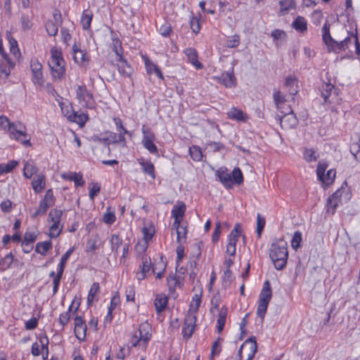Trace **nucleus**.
<instances>
[{"instance_id": "obj_24", "label": "nucleus", "mask_w": 360, "mask_h": 360, "mask_svg": "<svg viewBox=\"0 0 360 360\" xmlns=\"http://www.w3.org/2000/svg\"><path fill=\"white\" fill-rule=\"evenodd\" d=\"M68 113L69 112H68L65 114V116L68 117V119L70 121L75 122L81 126H83L88 120V116L84 113L78 114L75 112H72L70 114Z\"/></svg>"}, {"instance_id": "obj_43", "label": "nucleus", "mask_w": 360, "mask_h": 360, "mask_svg": "<svg viewBox=\"0 0 360 360\" xmlns=\"http://www.w3.org/2000/svg\"><path fill=\"white\" fill-rule=\"evenodd\" d=\"M91 20L92 14L87 11H84L81 19V23L84 30H86L90 27Z\"/></svg>"}, {"instance_id": "obj_50", "label": "nucleus", "mask_w": 360, "mask_h": 360, "mask_svg": "<svg viewBox=\"0 0 360 360\" xmlns=\"http://www.w3.org/2000/svg\"><path fill=\"white\" fill-rule=\"evenodd\" d=\"M86 326H75V335L79 340H84L86 337Z\"/></svg>"}, {"instance_id": "obj_8", "label": "nucleus", "mask_w": 360, "mask_h": 360, "mask_svg": "<svg viewBox=\"0 0 360 360\" xmlns=\"http://www.w3.org/2000/svg\"><path fill=\"white\" fill-rule=\"evenodd\" d=\"M287 110H288L280 111L281 114H283V115H277L276 116V119L279 122L281 128L283 129H292L295 127L298 123V120L296 115L289 105H288Z\"/></svg>"}, {"instance_id": "obj_22", "label": "nucleus", "mask_w": 360, "mask_h": 360, "mask_svg": "<svg viewBox=\"0 0 360 360\" xmlns=\"http://www.w3.org/2000/svg\"><path fill=\"white\" fill-rule=\"evenodd\" d=\"M139 164L142 167V171L149 175L153 179H155V167L150 160H146L143 158L138 160Z\"/></svg>"}, {"instance_id": "obj_36", "label": "nucleus", "mask_w": 360, "mask_h": 360, "mask_svg": "<svg viewBox=\"0 0 360 360\" xmlns=\"http://www.w3.org/2000/svg\"><path fill=\"white\" fill-rule=\"evenodd\" d=\"M100 286L98 283H94L90 288L87 297V304L90 306L94 300L95 295L99 292Z\"/></svg>"}, {"instance_id": "obj_45", "label": "nucleus", "mask_w": 360, "mask_h": 360, "mask_svg": "<svg viewBox=\"0 0 360 360\" xmlns=\"http://www.w3.org/2000/svg\"><path fill=\"white\" fill-rule=\"evenodd\" d=\"M186 211V206L184 204H181L179 206H174L172 210V215L174 219H181L184 215Z\"/></svg>"}, {"instance_id": "obj_25", "label": "nucleus", "mask_w": 360, "mask_h": 360, "mask_svg": "<svg viewBox=\"0 0 360 360\" xmlns=\"http://www.w3.org/2000/svg\"><path fill=\"white\" fill-rule=\"evenodd\" d=\"M32 186L35 193H40L45 187V176L41 174L36 175L33 179Z\"/></svg>"}, {"instance_id": "obj_4", "label": "nucleus", "mask_w": 360, "mask_h": 360, "mask_svg": "<svg viewBox=\"0 0 360 360\" xmlns=\"http://www.w3.org/2000/svg\"><path fill=\"white\" fill-rule=\"evenodd\" d=\"M11 139L21 143L25 146H31L30 136L27 133L24 124L20 122H12L8 130Z\"/></svg>"}, {"instance_id": "obj_13", "label": "nucleus", "mask_w": 360, "mask_h": 360, "mask_svg": "<svg viewBox=\"0 0 360 360\" xmlns=\"http://www.w3.org/2000/svg\"><path fill=\"white\" fill-rule=\"evenodd\" d=\"M196 320V316L193 314H188L185 317L184 327L182 329L184 338L188 339L192 336L195 328Z\"/></svg>"}, {"instance_id": "obj_59", "label": "nucleus", "mask_w": 360, "mask_h": 360, "mask_svg": "<svg viewBox=\"0 0 360 360\" xmlns=\"http://www.w3.org/2000/svg\"><path fill=\"white\" fill-rule=\"evenodd\" d=\"M179 245L176 248V269H177L178 266H179L180 263L181 262L184 256V246L183 245V243H179Z\"/></svg>"}, {"instance_id": "obj_56", "label": "nucleus", "mask_w": 360, "mask_h": 360, "mask_svg": "<svg viewBox=\"0 0 360 360\" xmlns=\"http://www.w3.org/2000/svg\"><path fill=\"white\" fill-rule=\"evenodd\" d=\"M328 167V165L325 161L322 160L318 163L317 168H316L317 178H321V176H323V174H325Z\"/></svg>"}, {"instance_id": "obj_1", "label": "nucleus", "mask_w": 360, "mask_h": 360, "mask_svg": "<svg viewBox=\"0 0 360 360\" xmlns=\"http://www.w3.org/2000/svg\"><path fill=\"white\" fill-rule=\"evenodd\" d=\"M269 257L277 270L283 269L288 258V244L283 240H277L271 245Z\"/></svg>"}, {"instance_id": "obj_3", "label": "nucleus", "mask_w": 360, "mask_h": 360, "mask_svg": "<svg viewBox=\"0 0 360 360\" xmlns=\"http://www.w3.org/2000/svg\"><path fill=\"white\" fill-rule=\"evenodd\" d=\"M51 59L49 65L51 70V75L54 79H61L65 75V60L63 58L60 51L56 48L51 50Z\"/></svg>"}, {"instance_id": "obj_64", "label": "nucleus", "mask_w": 360, "mask_h": 360, "mask_svg": "<svg viewBox=\"0 0 360 360\" xmlns=\"http://www.w3.org/2000/svg\"><path fill=\"white\" fill-rule=\"evenodd\" d=\"M159 32L163 37H168L172 32V26L168 22H165L159 28Z\"/></svg>"}, {"instance_id": "obj_17", "label": "nucleus", "mask_w": 360, "mask_h": 360, "mask_svg": "<svg viewBox=\"0 0 360 360\" xmlns=\"http://www.w3.org/2000/svg\"><path fill=\"white\" fill-rule=\"evenodd\" d=\"M117 62V67L120 74L124 77H129L132 73V68L128 64L127 60L124 59L122 56H120L119 58L115 59Z\"/></svg>"}, {"instance_id": "obj_53", "label": "nucleus", "mask_w": 360, "mask_h": 360, "mask_svg": "<svg viewBox=\"0 0 360 360\" xmlns=\"http://www.w3.org/2000/svg\"><path fill=\"white\" fill-rule=\"evenodd\" d=\"M142 232L143 234V238L145 240L149 241L152 239L153 234L155 233V229L153 226H144L142 229Z\"/></svg>"}, {"instance_id": "obj_20", "label": "nucleus", "mask_w": 360, "mask_h": 360, "mask_svg": "<svg viewBox=\"0 0 360 360\" xmlns=\"http://www.w3.org/2000/svg\"><path fill=\"white\" fill-rule=\"evenodd\" d=\"M184 53L188 58V61L195 67L197 70L202 69L203 65L198 60L197 51L193 48H187L184 51Z\"/></svg>"}, {"instance_id": "obj_14", "label": "nucleus", "mask_w": 360, "mask_h": 360, "mask_svg": "<svg viewBox=\"0 0 360 360\" xmlns=\"http://www.w3.org/2000/svg\"><path fill=\"white\" fill-rule=\"evenodd\" d=\"M321 93L325 103H332L337 96L336 89L330 82L322 84Z\"/></svg>"}, {"instance_id": "obj_16", "label": "nucleus", "mask_w": 360, "mask_h": 360, "mask_svg": "<svg viewBox=\"0 0 360 360\" xmlns=\"http://www.w3.org/2000/svg\"><path fill=\"white\" fill-rule=\"evenodd\" d=\"M342 192V190L338 189L328 198L326 204L328 212H330L332 214L335 213L336 208L340 202V198Z\"/></svg>"}, {"instance_id": "obj_12", "label": "nucleus", "mask_w": 360, "mask_h": 360, "mask_svg": "<svg viewBox=\"0 0 360 360\" xmlns=\"http://www.w3.org/2000/svg\"><path fill=\"white\" fill-rule=\"evenodd\" d=\"M330 25L328 22H326L322 27V38L325 44L328 46L330 51H334L335 47H338V41L335 40L330 33Z\"/></svg>"}, {"instance_id": "obj_28", "label": "nucleus", "mask_w": 360, "mask_h": 360, "mask_svg": "<svg viewBox=\"0 0 360 360\" xmlns=\"http://www.w3.org/2000/svg\"><path fill=\"white\" fill-rule=\"evenodd\" d=\"M230 119L237 121H245L248 119L247 115L241 110L233 108L227 113Z\"/></svg>"}, {"instance_id": "obj_47", "label": "nucleus", "mask_w": 360, "mask_h": 360, "mask_svg": "<svg viewBox=\"0 0 360 360\" xmlns=\"http://www.w3.org/2000/svg\"><path fill=\"white\" fill-rule=\"evenodd\" d=\"M18 162L15 160H11L6 165H0V173H8L11 172L16 166Z\"/></svg>"}, {"instance_id": "obj_18", "label": "nucleus", "mask_w": 360, "mask_h": 360, "mask_svg": "<svg viewBox=\"0 0 360 360\" xmlns=\"http://www.w3.org/2000/svg\"><path fill=\"white\" fill-rule=\"evenodd\" d=\"M54 203V196L51 189L46 191L44 198L40 201L39 209V212L44 214L46 212L49 207L52 206Z\"/></svg>"}, {"instance_id": "obj_62", "label": "nucleus", "mask_w": 360, "mask_h": 360, "mask_svg": "<svg viewBox=\"0 0 360 360\" xmlns=\"http://www.w3.org/2000/svg\"><path fill=\"white\" fill-rule=\"evenodd\" d=\"M60 224L53 223L49 229V236L51 238H56L61 232L62 227L59 229Z\"/></svg>"}, {"instance_id": "obj_55", "label": "nucleus", "mask_w": 360, "mask_h": 360, "mask_svg": "<svg viewBox=\"0 0 360 360\" xmlns=\"http://www.w3.org/2000/svg\"><path fill=\"white\" fill-rule=\"evenodd\" d=\"M72 305L71 304L69 307L68 311L63 313L60 315L59 323H60L61 326H65L70 321V312L72 311Z\"/></svg>"}, {"instance_id": "obj_52", "label": "nucleus", "mask_w": 360, "mask_h": 360, "mask_svg": "<svg viewBox=\"0 0 360 360\" xmlns=\"http://www.w3.org/2000/svg\"><path fill=\"white\" fill-rule=\"evenodd\" d=\"M73 249H69L60 258V263L58 266V269L64 271L65 264L70 256L72 255Z\"/></svg>"}, {"instance_id": "obj_54", "label": "nucleus", "mask_w": 360, "mask_h": 360, "mask_svg": "<svg viewBox=\"0 0 360 360\" xmlns=\"http://www.w3.org/2000/svg\"><path fill=\"white\" fill-rule=\"evenodd\" d=\"M21 25L24 30H29L32 26L30 16L28 15L22 14Z\"/></svg>"}, {"instance_id": "obj_46", "label": "nucleus", "mask_w": 360, "mask_h": 360, "mask_svg": "<svg viewBox=\"0 0 360 360\" xmlns=\"http://www.w3.org/2000/svg\"><path fill=\"white\" fill-rule=\"evenodd\" d=\"M303 157L306 161L313 162L318 159L319 155H316V151L313 148H305Z\"/></svg>"}, {"instance_id": "obj_29", "label": "nucleus", "mask_w": 360, "mask_h": 360, "mask_svg": "<svg viewBox=\"0 0 360 360\" xmlns=\"http://www.w3.org/2000/svg\"><path fill=\"white\" fill-rule=\"evenodd\" d=\"M292 27L301 33L305 32L307 30V24L305 18L302 16H297L292 24Z\"/></svg>"}, {"instance_id": "obj_15", "label": "nucleus", "mask_w": 360, "mask_h": 360, "mask_svg": "<svg viewBox=\"0 0 360 360\" xmlns=\"http://www.w3.org/2000/svg\"><path fill=\"white\" fill-rule=\"evenodd\" d=\"M141 264H140L141 270L136 272V278L141 281L146 278V274L149 272L152 267L150 257L147 255H143L141 257Z\"/></svg>"}, {"instance_id": "obj_38", "label": "nucleus", "mask_w": 360, "mask_h": 360, "mask_svg": "<svg viewBox=\"0 0 360 360\" xmlns=\"http://www.w3.org/2000/svg\"><path fill=\"white\" fill-rule=\"evenodd\" d=\"M347 34H348V36L347 37H345V39H343L342 41H338V47H335V51H340V50H345L346 49L348 48L349 44L352 42V39H353V37L354 36H353L352 33L349 34L347 32Z\"/></svg>"}, {"instance_id": "obj_39", "label": "nucleus", "mask_w": 360, "mask_h": 360, "mask_svg": "<svg viewBox=\"0 0 360 360\" xmlns=\"http://www.w3.org/2000/svg\"><path fill=\"white\" fill-rule=\"evenodd\" d=\"M59 25L54 23L53 20H48L45 24L46 30L51 37H55L58 34Z\"/></svg>"}, {"instance_id": "obj_58", "label": "nucleus", "mask_w": 360, "mask_h": 360, "mask_svg": "<svg viewBox=\"0 0 360 360\" xmlns=\"http://www.w3.org/2000/svg\"><path fill=\"white\" fill-rule=\"evenodd\" d=\"M116 217L114 212H110L108 208V212L103 214V220L105 224H112L115 221Z\"/></svg>"}, {"instance_id": "obj_27", "label": "nucleus", "mask_w": 360, "mask_h": 360, "mask_svg": "<svg viewBox=\"0 0 360 360\" xmlns=\"http://www.w3.org/2000/svg\"><path fill=\"white\" fill-rule=\"evenodd\" d=\"M336 176V171L333 169H328L326 173L323 174L321 178L318 179L326 186H330L334 182Z\"/></svg>"}, {"instance_id": "obj_57", "label": "nucleus", "mask_w": 360, "mask_h": 360, "mask_svg": "<svg viewBox=\"0 0 360 360\" xmlns=\"http://www.w3.org/2000/svg\"><path fill=\"white\" fill-rule=\"evenodd\" d=\"M32 80L34 84H37L40 86H43L44 80L43 77V73L41 72H32Z\"/></svg>"}, {"instance_id": "obj_5", "label": "nucleus", "mask_w": 360, "mask_h": 360, "mask_svg": "<svg viewBox=\"0 0 360 360\" xmlns=\"http://www.w3.org/2000/svg\"><path fill=\"white\" fill-rule=\"evenodd\" d=\"M272 297V290L271 288L270 281L266 280L264 284L262 291L259 296L258 306L257 309V315L264 320L268 305Z\"/></svg>"}, {"instance_id": "obj_37", "label": "nucleus", "mask_w": 360, "mask_h": 360, "mask_svg": "<svg viewBox=\"0 0 360 360\" xmlns=\"http://www.w3.org/2000/svg\"><path fill=\"white\" fill-rule=\"evenodd\" d=\"M274 101L275 103V105L276 106V108L278 110H281L283 108V106L285 105V97L281 94V92L280 91H276L274 93Z\"/></svg>"}, {"instance_id": "obj_2", "label": "nucleus", "mask_w": 360, "mask_h": 360, "mask_svg": "<svg viewBox=\"0 0 360 360\" xmlns=\"http://www.w3.org/2000/svg\"><path fill=\"white\" fill-rule=\"evenodd\" d=\"M216 176L226 188H232L233 184L240 185L243 182V176L238 167H235L231 174L228 172L226 168L221 167L217 170Z\"/></svg>"}, {"instance_id": "obj_63", "label": "nucleus", "mask_w": 360, "mask_h": 360, "mask_svg": "<svg viewBox=\"0 0 360 360\" xmlns=\"http://www.w3.org/2000/svg\"><path fill=\"white\" fill-rule=\"evenodd\" d=\"M271 36L275 41H278L285 39L286 34L283 30L276 29L271 32Z\"/></svg>"}, {"instance_id": "obj_6", "label": "nucleus", "mask_w": 360, "mask_h": 360, "mask_svg": "<svg viewBox=\"0 0 360 360\" xmlns=\"http://www.w3.org/2000/svg\"><path fill=\"white\" fill-rule=\"evenodd\" d=\"M150 326L147 322L142 323L139 327V335L136 333L133 335L130 340L132 347H136L138 345L143 343L146 346L151 338Z\"/></svg>"}, {"instance_id": "obj_40", "label": "nucleus", "mask_w": 360, "mask_h": 360, "mask_svg": "<svg viewBox=\"0 0 360 360\" xmlns=\"http://www.w3.org/2000/svg\"><path fill=\"white\" fill-rule=\"evenodd\" d=\"M111 250L117 254L120 247L122 245V240L117 234H112L110 238Z\"/></svg>"}, {"instance_id": "obj_44", "label": "nucleus", "mask_w": 360, "mask_h": 360, "mask_svg": "<svg viewBox=\"0 0 360 360\" xmlns=\"http://www.w3.org/2000/svg\"><path fill=\"white\" fill-rule=\"evenodd\" d=\"M63 212L60 210L58 209H52L49 214V219L52 223H60L61 216H62Z\"/></svg>"}, {"instance_id": "obj_61", "label": "nucleus", "mask_w": 360, "mask_h": 360, "mask_svg": "<svg viewBox=\"0 0 360 360\" xmlns=\"http://www.w3.org/2000/svg\"><path fill=\"white\" fill-rule=\"evenodd\" d=\"M221 339L218 338V339L214 342L211 348V359H212L215 355H218L221 350V345L219 344V341Z\"/></svg>"}, {"instance_id": "obj_60", "label": "nucleus", "mask_w": 360, "mask_h": 360, "mask_svg": "<svg viewBox=\"0 0 360 360\" xmlns=\"http://www.w3.org/2000/svg\"><path fill=\"white\" fill-rule=\"evenodd\" d=\"M148 241L143 240L142 242H139L136 245V251L141 257L143 255H146L145 252L148 248Z\"/></svg>"}, {"instance_id": "obj_42", "label": "nucleus", "mask_w": 360, "mask_h": 360, "mask_svg": "<svg viewBox=\"0 0 360 360\" xmlns=\"http://www.w3.org/2000/svg\"><path fill=\"white\" fill-rule=\"evenodd\" d=\"M189 153L194 161H200L202 158V153L199 146H193L189 148Z\"/></svg>"}, {"instance_id": "obj_23", "label": "nucleus", "mask_w": 360, "mask_h": 360, "mask_svg": "<svg viewBox=\"0 0 360 360\" xmlns=\"http://www.w3.org/2000/svg\"><path fill=\"white\" fill-rule=\"evenodd\" d=\"M3 58L4 60L0 61V75H4L7 77L14 66V63L10 60L7 54H5Z\"/></svg>"}, {"instance_id": "obj_30", "label": "nucleus", "mask_w": 360, "mask_h": 360, "mask_svg": "<svg viewBox=\"0 0 360 360\" xmlns=\"http://www.w3.org/2000/svg\"><path fill=\"white\" fill-rule=\"evenodd\" d=\"M62 177L65 179H68L70 181H73L75 182V186H82L84 185V181L82 179V175L80 174H77L75 172H69L62 174Z\"/></svg>"}, {"instance_id": "obj_49", "label": "nucleus", "mask_w": 360, "mask_h": 360, "mask_svg": "<svg viewBox=\"0 0 360 360\" xmlns=\"http://www.w3.org/2000/svg\"><path fill=\"white\" fill-rule=\"evenodd\" d=\"M39 342L42 349V355L44 360H46L48 358L49 355V339L47 337L41 338L39 339Z\"/></svg>"}, {"instance_id": "obj_35", "label": "nucleus", "mask_w": 360, "mask_h": 360, "mask_svg": "<svg viewBox=\"0 0 360 360\" xmlns=\"http://www.w3.org/2000/svg\"><path fill=\"white\" fill-rule=\"evenodd\" d=\"M52 243L51 241H44L38 243L36 245L35 251L42 255H45L48 250L51 249Z\"/></svg>"}, {"instance_id": "obj_26", "label": "nucleus", "mask_w": 360, "mask_h": 360, "mask_svg": "<svg viewBox=\"0 0 360 360\" xmlns=\"http://www.w3.org/2000/svg\"><path fill=\"white\" fill-rule=\"evenodd\" d=\"M167 281L170 292H174L176 287L181 288L184 285V283L179 276L169 275L167 278Z\"/></svg>"}, {"instance_id": "obj_9", "label": "nucleus", "mask_w": 360, "mask_h": 360, "mask_svg": "<svg viewBox=\"0 0 360 360\" xmlns=\"http://www.w3.org/2000/svg\"><path fill=\"white\" fill-rule=\"evenodd\" d=\"M76 96L79 103L85 108L92 109L95 106V101L92 94L87 90L86 86L79 85L76 89Z\"/></svg>"}, {"instance_id": "obj_19", "label": "nucleus", "mask_w": 360, "mask_h": 360, "mask_svg": "<svg viewBox=\"0 0 360 360\" xmlns=\"http://www.w3.org/2000/svg\"><path fill=\"white\" fill-rule=\"evenodd\" d=\"M72 53L75 62L79 65H84L89 60L86 52L79 49L75 44L72 46Z\"/></svg>"}, {"instance_id": "obj_7", "label": "nucleus", "mask_w": 360, "mask_h": 360, "mask_svg": "<svg viewBox=\"0 0 360 360\" xmlns=\"http://www.w3.org/2000/svg\"><path fill=\"white\" fill-rule=\"evenodd\" d=\"M257 352L255 338H250L240 346L236 360H252Z\"/></svg>"}, {"instance_id": "obj_10", "label": "nucleus", "mask_w": 360, "mask_h": 360, "mask_svg": "<svg viewBox=\"0 0 360 360\" xmlns=\"http://www.w3.org/2000/svg\"><path fill=\"white\" fill-rule=\"evenodd\" d=\"M241 231V226L236 224L234 229L231 231L228 236V244L226 245V253L230 256H235L236 250V243L239 238V234Z\"/></svg>"}, {"instance_id": "obj_51", "label": "nucleus", "mask_w": 360, "mask_h": 360, "mask_svg": "<svg viewBox=\"0 0 360 360\" xmlns=\"http://www.w3.org/2000/svg\"><path fill=\"white\" fill-rule=\"evenodd\" d=\"M302 239V233L299 231H295L291 240L292 248L297 250L300 246Z\"/></svg>"}, {"instance_id": "obj_48", "label": "nucleus", "mask_w": 360, "mask_h": 360, "mask_svg": "<svg viewBox=\"0 0 360 360\" xmlns=\"http://www.w3.org/2000/svg\"><path fill=\"white\" fill-rule=\"evenodd\" d=\"M112 49L116 54V58H119L120 56H122L121 41L117 38H112Z\"/></svg>"}, {"instance_id": "obj_11", "label": "nucleus", "mask_w": 360, "mask_h": 360, "mask_svg": "<svg viewBox=\"0 0 360 360\" xmlns=\"http://www.w3.org/2000/svg\"><path fill=\"white\" fill-rule=\"evenodd\" d=\"M142 132L143 137L142 139L143 146L151 154H156L158 152L157 146L154 143L155 134L150 131V129L146 127L144 125L142 127Z\"/></svg>"}, {"instance_id": "obj_32", "label": "nucleus", "mask_w": 360, "mask_h": 360, "mask_svg": "<svg viewBox=\"0 0 360 360\" xmlns=\"http://www.w3.org/2000/svg\"><path fill=\"white\" fill-rule=\"evenodd\" d=\"M168 299L166 296L158 295L154 300V305L158 313L162 312L167 307Z\"/></svg>"}, {"instance_id": "obj_31", "label": "nucleus", "mask_w": 360, "mask_h": 360, "mask_svg": "<svg viewBox=\"0 0 360 360\" xmlns=\"http://www.w3.org/2000/svg\"><path fill=\"white\" fill-rule=\"evenodd\" d=\"M285 86L288 88L290 95H295L298 92L297 80L295 77L289 76L285 79Z\"/></svg>"}, {"instance_id": "obj_34", "label": "nucleus", "mask_w": 360, "mask_h": 360, "mask_svg": "<svg viewBox=\"0 0 360 360\" xmlns=\"http://www.w3.org/2000/svg\"><path fill=\"white\" fill-rule=\"evenodd\" d=\"M37 172V167L34 165L32 162H27L23 168V175L27 178L30 179L33 174H36Z\"/></svg>"}, {"instance_id": "obj_21", "label": "nucleus", "mask_w": 360, "mask_h": 360, "mask_svg": "<svg viewBox=\"0 0 360 360\" xmlns=\"http://www.w3.org/2000/svg\"><path fill=\"white\" fill-rule=\"evenodd\" d=\"M217 79L226 87H231L235 86L236 84V79L233 72H223L219 77H217Z\"/></svg>"}, {"instance_id": "obj_33", "label": "nucleus", "mask_w": 360, "mask_h": 360, "mask_svg": "<svg viewBox=\"0 0 360 360\" xmlns=\"http://www.w3.org/2000/svg\"><path fill=\"white\" fill-rule=\"evenodd\" d=\"M281 15H285L290 9L295 8V3L294 0H281L279 1Z\"/></svg>"}, {"instance_id": "obj_41", "label": "nucleus", "mask_w": 360, "mask_h": 360, "mask_svg": "<svg viewBox=\"0 0 360 360\" xmlns=\"http://www.w3.org/2000/svg\"><path fill=\"white\" fill-rule=\"evenodd\" d=\"M13 256L11 252L7 254L4 257L0 259V269L4 271L9 268L13 263Z\"/></svg>"}]
</instances>
